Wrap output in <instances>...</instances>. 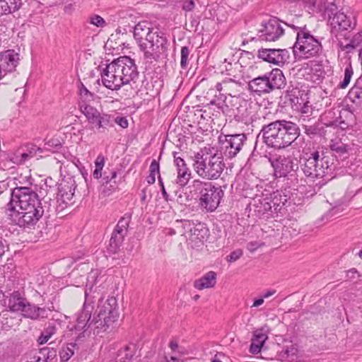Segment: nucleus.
Segmentation results:
<instances>
[{"label":"nucleus","instance_id":"obj_3","mask_svg":"<svg viewBox=\"0 0 362 362\" xmlns=\"http://www.w3.org/2000/svg\"><path fill=\"white\" fill-rule=\"evenodd\" d=\"M259 135L267 147L281 151L292 146L300 136V129L291 120L277 119L263 125Z\"/></svg>","mask_w":362,"mask_h":362},{"label":"nucleus","instance_id":"obj_22","mask_svg":"<svg viewBox=\"0 0 362 362\" xmlns=\"http://www.w3.org/2000/svg\"><path fill=\"white\" fill-rule=\"evenodd\" d=\"M48 310L52 311L50 308H41L28 302L23 310L22 315L25 318L40 320L48 317Z\"/></svg>","mask_w":362,"mask_h":362},{"label":"nucleus","instance_id":"obj_28","mask_svg":"<svg viewBox=\"0 0 362 362\" xmlns=\"http://www.w3.org/2000/svg\"><path fill=\"white\" fill-rule=\"evenodd\" d=\"M22 0H0V15L12 13L20 9Z\"/></svg>","mask_w":362,"mask_h":362},{"label":"nucleus","instance_id":"obj_14","mask_svg":"<svg viewBox=\"0 0 362 362\" xmlns=\"http://www.w3.org/2000/svg\"><path fill=\"white\" fill-rule=\"evenodd\" d=\"M19 60L20 55L14 49H7L0 53V84L10 82L6 77L16 70Z\"/></svg>","mask_w":362,"mask_h":362},{"label":"nucleus","instance_id":"obj_19","mask_svg":"<svg viewBox=\"0 0 362 362\" xmlns=\"http://www.w3.org/2000/svg\"><path fill=\"white\" fill-rule=\"evenodd\" d=\"M291 198L290 191H286V189L283 191L276 190L271 194L269 201L272 203L274 209L273 213H276V216H278L279 213L282 214V210L286 206L288 201Z\"/></svg>","mask_w":362,"mask_h":362},{"label":"nucleus","instance_id":"obj_30","mask_svg":"<svg viewBox=\"0 0 362 362\" xmlns=\"http://www.w3.org/2000/svg\"><path fill=\"white\" fill-rule=\"evenodd\" d=\"M95 126L100 132H104L107 127H113L112 116L108 114H101L96 122H94Z\"/></svg>","mask_w":362,"mask_h":362},{"label":"nucleus","instance_id":"obj_52","mask_svg":"<svg viewBox=\"0 0 362 362\" xmlns=\"http://www.w3.org/2000/svg\"><path fill=\"white\" fill-rule=\"evenodd\" d=\"M263 345H262L260 343H257L253 340H252L250 346V352L255 354H258L261 351L262 347Z\"/></svg>","mask_w":362,"mask_h":362},{"label":"nucleus","instance_id":"obj_61","mask_svg":"<svg viewBox=\"0 0 362 362\" xmlns=\"http://www.w3.org/2000/svg\"><path fill=\"white\" fill-rule=\"evenodd\" d=\"M30 361L28 362H41L40 356H38L36 351H32L28 354Z\"/></svg>","mask_w":362,"mask_h":362},{"label":"nucleus","instance_id":"obj_42","mask_svg":"<svg viewBox=\"0 0 362 362\" xmlns=\"http://www.w3.org/2000/svg\"><path fill=\"white\" fill-rule=\"evenodd\" d=\"M299 93L300 90L298 88L289 87L285 92V97L291 104H296L298 103Z\"/></svg>","mask_w":362,"mask_h":362},{"label":"nucleus","instance_id":"obj_17","mask_svg":"<svg viewBox=\"0 0 362 362\" xmlns=\"http://www.w3.org/2000/svg\"><path fill=\"white\" fill-rule=\"evenodd\" d=\"M258 40L261 41H276L284 33V29L277 18H272L263 25L259 30Z\"/></svg>","mask_w":362,"mask_h":362},{"label":"nucleus","instance_id":"obj_54","mask_svg":"<svg viewBox=\"0 0 362 362\" xmlns=\"http://www.w3.org/2000/svg\"><path fill=\"white\" fill-rule=\"evenodd\" d=\"M38 356H40L41 362H48V359L47 358V355H49V352H47V347H44L38 351H36Z\"/></svg>","mask_w":362,"mask_h":362},{"label":"nucleus","instance_id":"obj_24","mask_svg":"<svg viewBox=\"0 0 362 362\" xmlns=\"http://www.w3.org/2000/svg\"><path fill=\"white\" fill-rule=\"evenodd\" d=\"M265 74L253 78L248 83V89L258 95L271 93Z\"/></svg>","mask_w":362,"mask_h":362},{"label":"nucleus","instance_id":"obj_25","mask_svg":"<svg viewBox=\"0 0 362 362\" xmlns=\"http://www.w3.org/2000/svg\"><path fill=\"white\" fill-rule=\"evenodd\" d=\"M216 276L215 272H208L200 279L194 281V286L198 290L213 288L216 284Z\"/></svg>","mask_w":362,"mask_h":362},{"label":"nucleus","instance_id":"obj_43","mask_svg":"<svg viewBox=\"0 0 362 362\" xmlns=\"http://www.w3.org/2000/svg\"><path fill=\"white\" fill-rule=\"evenodd\" d=\"M223 99L222 102L216 103L215 100L211 101V105H215L218 110H220L223 114L228 115L230 112L229 106L226 103V95L225 94H221V99Z\"/></svg>","mask_w":362,"mask_h":362},{"label":"nucleus","instance_id":"obj_57","mask_svg":"<svg viewBox=\"0 0 362 362\" xmlns=\"http://www.w3.org/2000/svg\"><path fill=\"white\" fill-rule=\"evenodd\" d=\"M195 6V4L193 0L185 1L182 5V9L186 11H192Z\"/></svg>","mask_w":362,"mask_h":362},{"label":"nucleus","instance_id":"obj_49","mask_svg":"<svg viewBox=\"0 0 362 362\" xmlns=\"http://www.w3.org/2000/svg\"><path fill=\"white\" fill-rule=\"evenodd\" d=\"M243 255V252L241 249L235 250L231 252L227 257L226 260L228 262H234L237 261Z\"/></svg>","mask_w":362,"mask_h":362},{"label":"nucleus","instance_id":"obj_58","mask_svg":"<svg viewBox=\"0 0 362 362\" xmlns=\"http://www.w3.org/2000/svg\"><path fill=\"white\" fill-rule=\"evenodd\" d=\"M338 45L342 51H346L347 52H350L351 50L354 49L351 41L346 45H344L342 42L339 41Z\"/></svg>","mask_w":362,"mask_h":362},{"label":"nucleus","instance_id":"obj_62","mask_svg":"<svg viewBox=\"0 0 362 362\" xmlns=\"http://www.w3.org/2000/svg\"><path fill=\"white\" fill-rule=\"evenodd\" d=\"M6 248H8V245L6 241L2 238H0V257L4 255Z\"/></svg>","mask_w":362,"mask_h":362},{"label":"nucleus","instance_id":"obj_38","mask_svg":"<svg viewBox=\"0 0 362 362\" xmlns=\"http://www.w3.org/2000/svg\"><path fill=\"white\" fill-rule=\"evenodd\" d=\"M192 49L187 46H183L180 50V67L187 69L189 62V54Z\"/></svg>","mask_w":362,"mask_h":362},{"label":"nucleus","instance_id":"obj_27","mask_svg":"<svg viewBox=\"0 0 362 362\" xmlns=\"http://www.w3.org/2000/svg\"><path fill=\"white\" fill-rule=\"evenodd\" d=\"M255 206V211L257 215L260 217L265 216V217H274L276 213H273L274 209L272 203L268 198H264L259 199V202Z\"/></svg>","mask_w":362,"mask_h":362},{"label":"nucleus","instance_id":"obj_26","mask_svg":"<svg viewBox=\"0 0 362 362\" xmlns=\"http://www.w3.org/2000/svg\"><path fill=\"white\" fill-rule=\"evenodd\" d=\"M302 128L304 131V134L310 139L325 137L326 134L325 127L320 122H315L313 124H302Z\"/></svg>","mask_w":362,"mask_h":362},{"label":"nucleus","instance_id":"obj_48","mask_svg":"<svg viewBox=\"0 0 362 362\" xmlns=\"http://www.w3.org/2000/svg\"><path fill=\"white\" fill-rule=\"evenodd\" d=\"M173 154L174 158V164L176 166L177 170L180 168L183 169L187 167L185 160L180 156H178L177 152H173Z\"/></svg>","mask_w":362,"mask_h":362},{"label":"nucleus","instance_id":"obj_53","mask_svg":"<svg viewBox=\"0 0 362 362\" xmlns=\"http://www.w3.org/2000/svg\"><path fill=\"white\" fill-rule=\"evenodd\" d=\"M21 149H23V151L25 152V153L30 155V158H33L37 153V148L36 146L34 145H30L24 147H21Z\"/></svg>","mask_w":362,"mask_h":362},{"label":"nucleus","instance_id":"obj_5","mask_svg":"<svg viewBox=\"0 0 362 362\" xmlns=\"http://www.w3.org/2000/svg\"><path fill=\"white\" fill-rule=\"evenodd\" d=\"M193 160L196 173L206 180L219 178L226 167L222 156L211 146L201 148L194 154Z\"/></svg>","mask_w":362,"mask_h":362},{"label":"nucleus","instance_id":"obj_64","mask_svg":"<svg viewBox=\"0 0 362 362\" xmlns=\"http://www.w3.org/2000/svg\"><path fill=\"white\" fill-rule=\"evenodd\" d=\"M312 112L311 105H308V102L304 103L303 106L301 107V113L303 114H308Z\"/></svg>","mask_w":362,"mask_h":362},{"label":"nucleus","instance_id":"obj_15","mask_svg":"<svg viewBox=\"0 0 362 362\" xmlns=\"http://www.w3.org/2000/svg\"><path fill=\"white\" fill-rule=\"evenodd\" d=\"M257 57L268 63L283 66L288 62L290 54L286 49L261 48L257 51Z\"/></svg>","mask_w":362,"mask_h":362},{"label":"nucleus","instance_id":"obj_46","mask_svg":"<svg viewBox=\"0 0 362 362\" xmlns=\"http://www.w3.org/2000/svg\"><path fill=\"white\" fill-rule=\"evenodd\" d=\"M89 23L98 28H103L106 25V22L103 17L98 14H93L89 17Z\"/></svg>","mask_w":362,"mask_h":362},{"label":"nucleus","instance_id":"obj_45","mask_svg":"<svg viewBox=\"0 0 362 362\" xmlns=\"http://www.w3.org/2000/svg\"><path fill=\"white\" fill-rule=\"evenodd\" d=\"M302 1H303V10L305 9L309 14L314 15L318 12L315 0H302Z\"/></svg>","mask_w":362,"mask_h":362},{"label":"nucleus","instance_id":"obj_2","mask_svg":"<svg viewBox=\"0 0 362 362\" xmlns=\"http://www.w3.org/2000/svg\"><path fill=\"white\" fill-rule=\"evenodd\" d=\"M51 198L39 199L35 190L29 187H16L11 189L6 211L10 220L21 228H31L51 210Z\"/></svg>","mask_w":362,"mask_h":362},{"label":"nucleus","instance_id":"obj_21","mask_svg":"<svg viewBox=\"0 0 362 362\" xmlns=\"http://www.w3.org/2000/svg\"><path fill=\"white\" fill-rule=\"evenodd\" d=\"M28 302L24 292L15 291L8 297V308L12 312L22 313Z\"/></svg>","mask_w":362,"mask_h":362},{"label":"nucleus","instance_id":"obj_60","mask_svg":"<svg viewBox=\"0 0 362 362\" xmlns=\"http://www.w3.org/2000/svg\"><path fill=\"white\" fill-rule=\"evenodd\" d=\"M47 352H49V355H47V358L48 359V362H52L54 358H56L57 351L54 348L47 347Z\"/></svg>","mask_w":362,"mask_h":362},{"label":"nucleus","instance_id":"obj_11","mask_svg":"<svg viewBox=\"0 0 362 362\" xmlns=\"http://www.w3.org/2000/svg\"><path fill=\"white\" fill-rule=\"evenodd\" d=\"M168 41L165 33L158 28H153L146 40V50H142L145 59L157 62L161 54L168 50Z\"/></svg>","mask_w":362,"mask_h":362},{"label":"nucleus","instance_id":"obj_23","mask_svg":"<svg viewBox=\"0 0 362 362\" xmlns=\"http://www.w3.org/2000/svg\"><path fill=\"white\" fill-rule=\"evenodd\" d=\"M271 92L276 89L284 88L286 86V78L283 71L279 69H274L270 72L265 74Z\"/></svg>","mask_w":362,"mask_h":362},{"label":"nucleus","instance_id":"obj_44","mask_svg":"<svg viewBox=\"0 0 362 362\" xmlns=\"http://www.w3.org/2000/svg\"><path fill=\"white\" fill-rule=\"evenodd\" d=\"M268 337L264 329H258L255 330L253 333V337L252 340L260 343L262 345H264L265 341L267 339Z\"/></svg>","mask_w":362,"mask_h":362},{"label":"nucleus","instance_id":"obj_55","mask_svg":"<svg viewBox=\"0 0 362 362\" xmlns=\"http://www.w3.org/2000/svg\"><path fill=\"white\" fill-rule=\"evenodd\" d=\"M115 122L122 128H127L129 124L128 120L124 117H117L115 119Z\"/></svg>","mask_w":362,"mask_h":362},{"label":"nucleus","instance_id":"obj_63","mask_svg":"<svg viewBox=\"0 0 362 362\" xmlns=\"http://www.w3.org/2000/svg\"><path fill=\"white\" fill-rule=\"evenodd\" d=\"M259 247V245L257 242H250L247 243V248L248 250L253 252Z\"/></svg>","mask_w":362,"mask_h":362},{"label":"nucleus","instance_id":"obj_50","mask_svg":"<svg viewBox=\"0 0 362 362\" xmlns=\"http://www.w3.org/2000/svg\"><path fill=\"white\" fill-rule=\"evenodd\" d=\"M149 172L151 175H153L156 176L158 174V176L160 175V165L158 160L153 159L151 161V163L149 167Z\"/></svg>","mask_w":362,"mask_h":362},{"label":"nucleus","instance_id":"obj_47","mask_svg":"<svg viewBox=\"0 0 362 362\" xmlns=\"http://www.w3.org/2000/svg\"><path fill=\"white\" fill-rule=\"evenodd\" d=\"M117 172L115 170H112L109 173L105 171L103 176L102 175V181L103 185H107L117 177Z\"/></svg>","mask_w":362,"mask_h":362},{"label":"nucleus","instance_id":"obj_10","mask_svg":"<svg viewBox=\"0 0 362 362\" xmlns=\"http://www.w3.org/2000/svg\"><path fill=\"white\" fill-rule=\"evenodd\" d=\"M337 6L334 3L328 4L325 9L331 26V32L337 37L344 31L351 32L356 26L355 21H352L344 13L337 11Z\"/></svg>","mask_w":362,"mask_h":362},{"label":"nucleus","instance_id":"obj_31","mask_svg":"<svg viewBox=\"0 0 362 362\" xmlns=\"http://www.w3.org/2000/svg\"><path fill=\"white\" fill-rule=\"evenodd\" d=\"M330 149L336 153V156L346 157L349 153V146L341 141H332Z\"/></svg>","mask_w":362,"mask_h":362},{"label":"nucleus","instance_id":"obj_33","mask_svg":"<svg viewBox=\"0 0 362 362\" xmlns=\"http://www.w3.org/2000/svg\"><path fill=\"white\" fill-rule=\"evenodd\" d=\"M177 175L175 180L176 184L180 187H185L191 178V170L189 168H180L177 170Z\"/></svg>","mask_w":362,"mask_h":362},{"label":"nucleus","instance_id":"obj_12","mask_svg":"<svg viewBox=\"0 0 362 362\" xmlns=\"http://www.w3.org/2000/svg\"><path fill=\"white\" fill-rule=\"evenodd\" d=\"M177 232L182 235L188 234V238L192 241H199L203 244L206 240L209 230L204 223H194L189 220H177L175 221Z\"/></svg>","mask_w":362,"mask_h":362},{"label":"nucleus","instance_id":"obj_39","mask_svg":"<svg viewBox=\"0 0 362 362\" xmlns=\"http://www.w3.org/2000/svg\"><path fill=\"white\" fill-rule=\"evenodd\" d=\"M30 159V155L25 153L21 148L15 153L11 158L13 163L17 165H23Z\"/></svg>","mask_w":362,"mask_h":362},{"label":"nucleus","instance_id":"obj_37","mask_svg":"<svg viewBox=\"0 0 362 362\" xmlns=\"http://www.w3.org/2000/svg\"><path fill=\"white\" fill-rule=\"evenodd\" d=\"M288 11L296 16H301L303 11V1L302 0L291 1L288 4Z\"/></svg>","mask_w":362,"mask_h":362},{"label":"nucleus","instance_id":"obj_36","mask_svg":"<svg viewBox=\"0 0 362 362\" xmlns=\"http://www.w3.org/2000/svg\"><path fill=\"white\" fill-rule=\"evenodd\" d=\"M105 162V156L102 154H99L95 160V170L93 173L94 178L99 179L102 177V170L103 169Z\"/></svg>","mask_w":362,"mask_h":362},{"label":"nucleus","instance_id":"obj_34","mask_svg":"<svg viewBox=\"0 0 362 362\" xmlns=\"http://www.w3.org/2000/svg\"><path fill=\"white\" fill-rule=\"evenodd\" d=\"M57 328L54 325H49L45 327L39 336L37 341L40 345H42L48 341V340L56 333Z\"/></svg>","mask_w":362,"mask_h":362},{"label":"nucleus","instance_id":"obj_35","mask_svg":"<svg viewBox=\"0 0 362 362\" xmlns=\"http://www.w3.org/2000/svg\"><path fill=\"white\" fill-rule=\"evenodd\" d=\"M78 87V93L80 95V98L82 100L79 103V105L81 104L87 103V102L93 100L94 97H95L94 93L89 91L82 82L79 83V85Z\"/></svg>","mask_w":362,"mask_h":362},{"label":"nucleus","instance_id":"obj_7","mask_svg":"<svg viewBox=\"0 0 362 362\" xmlns=\"http://www.w3.org/2000/svg\"><path fill=\"white\" fill-rule=\"evenodd\" d=\"M188 188L192 198L206 212L214 211L224 196V192L221 186L199 179L194 180Z\"/></svg>","mask_w":362,"mask_h":362},{"label":"nucleus","instance_id":"obj_9","mask_svg":"<svg viewBox=\"0 0 362 362\" xmlns=\"http://www.w3.org/2000/svg\"><path fill=\"white\" fill-rule=\"evenodd\" d=\"M297 33L292 49L294 56L298 59L318 57L322 52L321 42L310 33L308 28Z\"/></svg>","mask_w":362,"mask_h":362},{"label":"nucleus","instance_id":"obj_4","mask_svg":"<svg viewBox=\"0 0 362 362\" xmlns=\"http://www.w3.org/2000/svg\"><path fill=\"white\" fill-rule=\"evenodd\" d=\"M139 76L135 61L128 56L115 59L101 71L103 85L112 90H118L125 85L134 81Z\"/></svg>","mask_w":362,"mask_h":362},{"label":"nucleus","instance_id":"obj_59","mask_svg":"<svg viewBox=\"0 0 362 362\" xmlns=\"http://www.w3.org/2000/svg\"><path fill=\"white\" fill-rule=\"evenodd\" d=\"M355 90H360V92L356 91V95L357 98L360 97V94L362 93V75L356 80L355 86Z\"/></svg>","mask_w":362,"mask_h":362},{"label":"nucleus","instance_id":"obj_51","mask_svg":"<svg viewBox=\"0 0 362 362\" xmlns=\"http://www.w3.org/2000/svg\"><path fill=\"white\" fill-rule=\"evenodd\" d=\"M350 41L353 45L354 49L360 46L362 44V30L355 34Z\"/></svg>","mask_w":362,"mask_h":362},{"label":"nucleus","instance_id":"obj_29","mask_svg":"<svg viewBox=\"0 0 362 362\" xmlns=\"http://www.w3.org/2000/svg\"><path fill=\"white\" fill-rule=\"evenodd\" d=\"M80 110L90 124H94V122H96L101 115L95 107L88 105L87 103L81 104Z\"/></svg>","mask_w":362,"mask_h":362},{"label":"nucleus","instance_id":"obj_40","mask_svg":"<svg viewBox=\"0 0 362 362\" xmlns=\"http://www.w3.org/2000/svg\"><path fill=\"white\" fill-rule=\"evenodd\" d=\"M76 344H69L59 351V356L62 362H66L74 354Z\"/></svg>","mask_w":362,"mask_h":362},{"label":"nucleus","instance_id":"obj_56","mask_svg":"<svg viewBox=\"0 0 362 362\" xmlns=\"http://www.w3.org/2000/svg\"><path fill=\"white\" fill-rule=\"evenodd\" d=\"M284 24L286 25L288 27L291 28L295 31H296V33H300V30H304L303 28H308L307 25L305 24L297 25H295L293 23H286V22H284Z\"/></svg>","mask_w":362,"mask_h":362},{"label":"nucleus","instance_id":"obj_8","mask_svg":"<svg viewBox=\"0 0 362 362\" xmlns=\"http://www.w3.org/2000/svg\"><path fill=\"white\" fill-rule=\"evenodd\" d=\"M274 169V176L278 182H285L286 187L298 190L300 180L298 175V165L294 163L291 156L279 155L276 158L269 159Z\"/></svg>","mask_w":362,"mask_h":362},{"label":"nucleus","instance_id":"obj_16","mask_svg":"<svg viewBox=\"0 0 362 362\" xmlns=\"http://www.w3.org/2000/svg\"><path fill=\"white\" fill-rule=\"evenodd\" d=\"M246 141L247 136L243 133L225 136V140L223 141L225 156L229 158L235 157L242 149Z\"/></svg>","mask_w":362,"mask_h":362},{"label":"nucleus","instance_id":"obj_13","mask_svg":"<svg viewBox=\"0 0 362 362\" xmlns=\"http://www.w3.org/2000/svg\"><path fill=\"white\" fill-rule=\"evenodd\" d=\"M131 220L132 214L126 213L118 221L112 233L107 247V250L110 253L115 254L119 251L124 242L125 236L128 233Z\"/></svg>","mask_w":362,"mask_h":362},{"label":"nucleus","instance_id":"obj_41","mask_svg":"<svg viewBox=\"0 0 362 362\" xmlns=\"http://www.w3.org/2000/svg\"><path fill=\"white\" fill-rule=\"evenodd\" d=\"M354 74L351 63L349 61L344 70V77L341 82L339 83V87L346 88L350 83L351 78Z\"/></svg>","mask_w":362,"mask_h":362},{"label":"nucleus","instance_id":"obj_6","mask_svg":"<svg viewBox=\"0 0 362 362\" xmlns=\"http://www.w3.org/2000/svg\"><path fill=\"white\" fill-rule=\"evenodd\" d=\"M332 156L326 153L314 151L308 158H304L301 170L306 177L312 181L320 180L319 185L322 186L332 180L334 170Z\"/></svg>","mask_w":362,"mask_h":362},{"label":"nucleus","instance_id":"obj_32","mask_svg":"<svg viewBox=\"0 0 362 362\" xmlns=\"http://www.w3.org/2000/svg\"><path fill=\"white\" fill-rule=\"evenodd\" d=\"M134 355V349L130 346H125L118 351L116 362H130Z\"/></svg>","mask_w":362,"mask_h":362},{"label":"nucleus","instance_id":"obj_18","mask_svg":"<svg viewBox=\"0 0 362 362\" xmlns=\"http://www.w3.org/2000/svg\"><path fill=\"white\" fill-rule=\"evenodd\" d=\"M153 30V28L148 21L139 22L134 27V37L141 51L146 50L147 38H148V35L151 34Z\"/></svg>","mask_w":362,"mask_h":362},{"label":"nucleus","instance_id":"obj_1","mask_svg":"<svg viewBox=\"0 0 362 362\" xmlns=\"http://www.w3.org/2000/svg\"><path fill=\"white\" fill-rule=\"evenodd\" d=\"M98 270H91L87 276L86 289L85 291V301L81 310L77 314L76 324L71 330L86 331L94 327V329L105 331L118 317L117 309L113 306L116 303L114 298L107 299L103 305H98V313L96 317L91 319L96 300L100 304L103 300V294L97 292L93 287L99 282Z\"/></svg>","mask_w":362,"mask_h":362},{"label":"nucleus","instance_id":"obj_20","mask_svg":"<svg viewBox=\"0 0 362 362\" xmlns=\"http://www.w3.org/2000/svg\"><path fill=\"white\" fill-rule=\"evenodd\" d=\"M76 189L75 181L73 179L62 180L58 185L57 202L67 204L71 201Z\"/></svg>","mask_w":362,"mask_h":362}]
</instances>
